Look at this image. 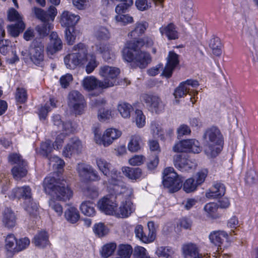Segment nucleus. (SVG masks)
<instances>
[{
  "instance_id": "nucleus-16",
  "label": "nucleus",
  "mask_w": 258,
  "mask_h": 258,
  "mask_svg": "<svg viewBox=\"0 0 258 258\" xmlns=\"http://www.w3.org/2000/svg\"><path fill=\"white\" fill-rule=\"evenodd\" d=\"M99 209L106 215H114L117 204L113 197H104L97 203Z\"/></svg>"
},
{
  "instance_id": "nucleus-19",
  "label": "nucleus",
  "mask_w": 258,
  "mask_h": 258,
  "mask_svg": "<svg viewBox=\"0 0 258 258\" xmlns=\"http://www.w3.org/2000/svg\"><path fill=\"white\" fill-rule=\"evenodd\" d=\"M179 63L178 55L173 51H170L167 57V62L163 72V75L166 78H170L173 71Z\"/></svg>"
},
{
  "instance_id": "nucleus-22",
  "label": "nucleus",
  "mask_w": 258,
  "mask_h": 258,
  "mask_svg": "<svg viewBox=\"0 0 258 258\" xmlns=\"http://www.w3.org/2000/svg\"><path fill=\"white\" fill-rule=\"evenodd\" d=\"M80 19V16L69 11L63 12L61 16V25L67 28L74 27Z\"/></svg>"
},
{
  "instance_id": "nucleus-42",
  "label": "nucleus",
  "mask_w": 258,
  "mask_h": 258,
  "mask_svg": "<svg viewBox=\"0 0 258 258\" xmlns=\"http://www.w3.org/2000/svg\"><path fill=\"white\" fill-rule=\"evenodd\" d=\"M156 253L159 256L166 258H174L175 250L168 246H160L156 250Z\"/></svg>"
},
{
  "instance_id": "nucleus-54",
  "label": "nucleus",
  "mask_w": 258,
  "mask_h": 258,
  "mask_svg": "<svg viewBox=\"0 0 258 258\" xmlns=\"http://www.w3.org/2000/svg\"><path fill=\"white\" fill-rule=\"evenodd\" d=\"M5 242V247L7 250L16 252L15 246L17 243V240L13 234L8 235L6 238Z\"/></svg>"
},
{
  "instance_id": "nucleus-64",
  "label": "nucleus",
  "mask_w": 258,
  "mask_h": 258,
  "mask_svg": "<svg viewBox=\"0 0 258 258\" xmlns=\"http://www.w3.org/2000/svg\"><path fill=\"white\" fill-rule=\"evenodd\" d=\"M208 173L207 169H203L198 171L195 175V181L199 186L201 185L205 180Z\"/></svg>"
},
{
  "instance_id": "nucleus-6",
  "label": "nucleus",
  "mask_w": 258,
  "mask_h": 258,
  "mask_svg": "<svg viewBox=\"0 0 258 258\" xmlns=\"http://www.w3.org/2000/svg\"><path fill=\"white\" fill-rule=\"evenodd\" d=\"M163 184L171 192L178 191L182 186V180L173 167H167L163 172Z\"/></svg>"
},
{
  "instance_id": "nucleus-2",
  "label": "nucleus",
  "mask_w": 258,
  "mask_h": 258,
  "mask_svg": "<svg viewBox=\"0 0 258 258\" xmlns=\"http://www.w3.org/2000/svg\"><path fill=\"white\" fill-rule=\"evenodd\" d=\"M43 187L46 194L58 201H67L73 196V191L66 181H60L53 177L48 176L44 179Z\"/></svg>"
},
{
  "instance_id": "nucleus-60",
  "label": "nucleus",
  "mask_w": 258,
  "mask_h": 258,
  "mask_svg": "<svg viewBox=\"0 0 258 258\" xmlns=\"http://www.w3.org/2000/svg\"><path fill=\"white\" fill-rule=\"evenodd\" d=\"M30 243V240L27 237H24L17 240L15 246V251H22L28 247Z\"/></svg>"
},
{
  "instance_id": "nucleus-61",
  "label": "nucleus",
  "mask_w": 258,
  "mask_h": 258,
  "mask_svg": "<svg viewBox=\"0 0 258 258\" xmlns=\"http://www.w3.org/2000/svg\"><path fill=\"white\" fill-rule=\"evenodd\" d=\"M48 159L49 160V164L51 165L54 168L61 169L64 165L63 160L57 156H52Z\"/></svg>"
},
{
  "instance_id": "nucleus-58",
  "label": "nucleus",
  "mask_w": 258,
  "mask_h": 258,
  "mask_svg": "<svg viewBox=\"0 0 258 258\" xmlns=\"http://www.w3.org/2000/svg\"><path fill=\"white\" fill-rule=\"evenodd\" d=\"M134 258H150L147 250L142 246H136L133 251Z\"/></svg>"
},
{
  "instance_id": "nucleus-41",
  "label": "nucleus",
  "mask_w": 258,
  "mask_h": 258,
  "mask_svg": "<svg viewBox=\"0 0 258 258\" xmlns=\"http://www.w3.org/2000/svg\"><path fill=\"white\" fill-rule=\"evenodd\" d=\"M88 62L86 66V72L89 74L93 72L95 69L98 66L99 62L96 60V56L94 54H88L87 55V61Z\"/></svg>"
},
{
  "instance_id": "nucleus-34",
  "label": "nucleus",
  "mask_w": 258,
  "mask_h": 258,
  "mask_svg": "<svg viewBox=\"0 0 258 258\" xmlns=\"http://www.w3.org/2000/svg\"><path fill=\"white\" fill-rule=\"evenodd\" d=\"M27 163L22 162V165H16L12 170L14 177L16 180H20L21 178L26 175L27 170L26 169Z\"/></svg>"
},
{
  "instance_id": "nucleus-49",
  "label": "nucleus",
  "mask_w": 258,
  "mask_h": 258,
  "mask_svg": "<svg viewBox=\"0 0 258 258\" xmlns=\"http://www.w3.org/2000/svg\"><path fill=\"white\" fill-rule=\"evenodd\" d=\"M15 97L17 103L20 104L25 103L28 98L27 90L24 88H17L15 92Z\"/></svg>"
},
{
  "instance_id": "nucleus-52",
  "label": "nucleus",
  "mask_w": 258,
  "mask_h": 258,
  "mask_svg": "<svg viewBox=\"0 0 258 258\" xmlns=\"http://www.w3.org/2000/svg\"><path fill=\"white\" fill-rule=\"evenodd\" d=\"M114 18L117 23L123 26L132 23L134 22L133 17L128 14L116 15Z\"/></svg>"
},
{
  "instance_id": "nucleus-39",
  "label": "nucleus",
  "mask_w": 258,
  "mask_h": 258,
  "mask_svg": "<svg viewBox=\"0 0 258 258\" xmlns=\"http://www.w3.org/2000/svg\"><path fill=\"white\" fill-rule=\"evenodd\" d=\"M117 110L122 117L126 118L130 117L133 107L128 103L120 102L117 105Z\"/></svg>"
},
{
  "instance_id": "nucleus-9",
  "label": "nucleus",
  "mask_w": 258,
  "mask_h": 258,
  "mask_svg": "<svg viewBox=\"0 0 258 258\" xmlns=\"http://www.w3.org/2000/svg\"><path fill=\"white\" fill-rule=\"evenodd\" d=\"M98 132L99 131L97 129H95L94 131L95 142L97 144L103 145L104 147H108L114 141L119 138L122 134L120 131L115 128L106 129L102 136Z\"/></svg>"
},
{
  "instance_id": "nucleus-27",
  "label": "nucleus",
  "mask_w": 258,
  "mask_h": 258,
  "mask_svg": "<svg viewBox=\"0 0 258 258\" xmlns=\"http://www.w3.org/2000/svg\"><path fill=\"white\" fill-rule=\"evenodd\" d=\"M121 171L125 176L131 180H137L142 176V170L139 168L123 167Z\"/></svg>"
},
{
  "instance_id": "nucleus-4",
  "label": "nucleus",
  "mask_w": 258,
  "mask_h": 258,
  "mask_svg": "<svg viewBox=\"0 0 258 258\" xmlns=\"http://www.w3.org/2000/svg\"><path fill=\"white\" fill-rule=\"evenodd\" d=\"M73 49L77 52L69 54L64 57V64L69 69H74L87 62V48L84 44L80 43L75 45Z\"/></svg>"
},
{
  "instance_id": "nucleus-51",
  "label": "nucleus",
  "mask_w": 258,
  "mask_h": 258,
  "mask_svg": "<svg viewBox=\"0 0 258 258\" xmlns=\"http://www.w3.org/2000/svg\"><path fill=\"white\" fill-rule=\"evenodd\" d=\"M199 185L197 184L195 178H189L186 179L183 184V189L187 193L195 191Z\"/></svg>"
},
{
  "instance_id": "nucleus-46",
  "label": "nucleus",
  "mask_w": 258,
  "mask_h": 258,
  "mask_svg": "<svg viewBox=\"0 0 258 258\" xmlns=\"http://www.w3.org/2000/svg\"><path fill=\"white\" fill-rule=\"evenodd\" d=\"M77 170L80 176L86 180L90 178V172H92V167L89 165L79 164Z\"/></svg>"
},
{
  "instance_id": "nucleus-50",
  "label": "nucleus",
  "mask_w": 258,
  "mask_h": 258,
  "mask_svg": "<svg viewBox=\"0 0 258 258\" xmlns=\"http://www.w3.org/2000/svg\"><path fill=\"white\" fill-rule=\"evenodd\" d=\"M133 251L132 247L130 245L122 244L119 247L118 254L120 256V258H130Z\"/></svg>"
},
{
  "instance_id": "nucleus-44",
  "label": "nucleus",
  "mask_w": 258,
  "mask_h": 258,
  "mask_svg": "<svg viewBox=\"0 0 258 258\" xmlns=\"http://www.w3.org/2000/svg\"><path fill=\"white\" fill-rule=\"evenodd\" d=\"M193 3L191 0L184 2L183 5L181 13L186 20L190 19L193 15Z\"/></svg>"
},
{
  "instance_id": "nucleus-25",
  "label": "nucleus",
  "mask_w": 258,
  "mask_h": 258,
  "mask_svg": "<svg viewBox=\"0 0 258 258\" xmlns=\"http://www.w3.org/2000/svg\"><path fill=\"white\" fill-rule=\"evenodd\" d=\"M102 83H103L98 80L94 76L86 77L82 81L83 87L88 91L93 90L98 88H105L104 86H102Z\"/></svg>"
},
{
  "instance_id": "nucleus-1",
  "label": "nucleus",
  "mask_w": 258,
  "mask_h": 258,
  "mask_svg": "<svg viewBox=\"0 0 258 258\" xmlns=\"http://www.w3.org/2000/svg\"><path fill=\"white\" fill-rule=\"evenodd\" d=\"M154 43V37L151 35L130 41L122 50L123 58L127 62H134L140 68L144 69L150 62L151 57L148 53L140 50V48L143 46L151 47Z\"/></svg>"
},
{
  "instance_id": "nucleus-14",
  "label": "nucleus",
  "mask_w": 258,
  "mask_h": 258,
  "mask_svg": "<svg viewBox=\"0 0 258 258\" xmlns=\"http://www.w3.org/2000/svg\"><path fill=\"white\" fill-rule=\"evenodd\" d=\"M30 60L35 65L40 66L44 61V45L41 42L33 41L30 46Z\"/></svg>"
},
{
  "instance_id": "nucleus-59",
  "label": "nucleus",
  "mask_w": 258,
  "mask_h": 258,
  "mask_svg": "<svg viewBox=\"0 0 258 258\" xmlns=\"http://www.w3.org/2000/svg\"><path fill=\"white\" fill-rule=\"evenodd\" d=\"M65 36L68 44L72 45L75 41L76 35L74 27L67 28Z\"/></svg>"
},
{
  "instance_id": "nucleus-28",
  "label": "nucleus",
  "mask_w": 258,
  "mask_h": 258,
  "mask_svg": "<svg viewBox=\"0 0 258 258\" xmlns=\"http://www.w3.org/2000/svg\"><path fill=\"white\" fill-rule=\"evenodd\" d=\"M143 146V142L141 136L135 134L131 136L128 144V150L132 152H138Z\"/></svg>"
},
{
  "instance_id": "nucleus-30",
  "label": "nucleus",
  "mask_w": 258,
  "mask_h": 258,
  "mask_svg": "<svg viewBox=\"0 0 258 258\" xmlns=\"http://www.w3.org/2000/svg\"><path fill=\"white\" fill-rule=\"evenodd\" d=\"M227 234L223 231H213L209 235L211 242L215 245L220 246L223 241L227 237Z\"/></svg>"
},
{
  "instance_id": "nucleus-55",
  "label": "nucleus",
  "mask_w": 258,
  "mask_h": 258,
  "mask_svg": "<svg viewBox=\"0 0 258 258\" xmlns=\"http://www.w3.org/2000/svg\"><path fill=\"white\" fill-rule=\"evenodd\" d=\"M53 147L51 146V142L49 140L41 145L40 154L47 158H49V154L52 151Z\"/></svg>"
},
{
  "instance_id": "nucleus-43",
  "label": "nucleus",
  "mask_w": 258,
  "mask_h": 258,
  "mask_svg": "<svg viewBox=\"0 0 258 258\" xmlns=\"http://www.w3.org/2000/svg\"><path fill=\"white\" fill-rule=\"evenodd\" d=\"M191 140H183L176 144L173 147L175 152H189Z\"/></svg>"
},
{
  "instance_id": "nucleus-7",
  "label": "nucleus",
  "mask_w": 258,
  "mask_h": 258,
  "mask_svg": "<svg viewBox=\"0 0 258 258\" xmlns=\"http://www.w3.org/2000/svg\"><path fill=\"white\" fill-rule=\"evenodd\" d=\"M199 86V83L196 80H187L184 82H181L179 85L175 89L174 92V96L176 99L183 97L187 93L191 96L190 101L192 104L195 103L193 101L192 96L195 97L198 93V92L195 90Z\"/></svg>"
},
{
  "instance_id": "nucleus-62",
  "label": "nucleus",
  "mask_w": 258,
  "mask_h": 258,
  "mask_svg": "<svg viewBox=\"0 0 258 258\" xmlns=\"http://www.w3.org/2000/svg\"><path fill=\"white\" fill-rule=\"evenodd\" d=\"M135 120L138 127H143L146 123V117L141 110L137 109L135 111Z\"/></svg>"
},
{
  "instance_id": "nucleus-48",
  "label": "nucleus",
  "mask_w": 258,
  "mask_h": 258,
  "mask_svg": "<svg viewBox=\"0 0 258 258\" xmlns=\"http://www.w3.org/2000/svg\"><path fill=\"white\" fill-rule=\"evenodd\" d=\"M121 2L115 7L116 15H120L126 12V10L133 4V0H120Z\"/></svg>"
},
{
  "instance_id": "nucleus-29",
  "label": "nucleus",
  "mask_w": 258,
  "mask_h": 258,
  "mask_svg": "<svg viewBox=\"0 0 258 258\" xmlns=\"http://www.w3.org/2000/svg\"><path fill=\"white\" fill-rule=\"evenodd\" d=\"M148 27V23L146 21H141L136 23L135 28L128 33V36L136 38L144 34Z\"/></svg>"
},
{
  "instance_id": "nucleus-57",
  "label": "nucleus",
  "mask_w": 258,
  "mask_h": 258,
  "mask_svg": "<svg viewBox=\"0 0 258 258\" xmlns=\"http://www.w3.org/2000/svg\"><path fill=\"white\" fill-rule=\"evenodd\" d=\"M93 231L99 237H103L108 233V229L102 223L95 224Z\"/></svg>"
},
{
  "instance_id": "nucleus-31",
  "label": "nucleus",
  "mask_w": 258,
  "mask_h": 258,
  "mask_svg": "<svg viewBox=\"0 0 258 258\" xmlns=\"http://www.w3.org/2000/svg\"><path fill=\"white\" fill-rule=\"evenodd\" d=\"M33 242L37 246L44 247L49 244L48 236L44 231L38 232L34 237Z\"/></svg>"
},
{
  "instance_id": "nucleus-11",
  "label": "nucleus",
  "mask_w": 258,
  "mask_h": 258,
  "mask_svg": "<svg viewBox=\"0 0 258 258\" xmlns=\"http://www.w3.org/2000/svg\"><path fill=\"white\" fill-rule=\"evenodd\" d=\"M173 162L175 167L182 172H190L197 166L194 160H191L188 156L183 154L175 155Z\"/></svg>"
},
{
  "instance_id": "nucleus-5",
  "label": "nucleus",
  "mask_w": 258,
  "mask_h": 258,
  "mask_svg": "<svg viewBox=\"0 0 258 258\" xmlns=\"http://www.w3.org/2000/svg\"><path fill=\"white\" fill-rule=\"evenodd\" d=\"M108 182L109 184V187L112 189L116 195L124 193L131 195L133 193V189L126 187L125 184L122 181V177L120 172L115 169L111 170L108 179Z\"/></svg>"
},
{
  "instance_id": "nucleus-32",
  "label": "nucleus",
  "mask_w": 258,
  "mask_h": 258,
  "mask_svg": "<svg viewBox=\"0 0 258 258\" xmlns=\"http://www.w3.org/2000/svg\"><path fill=\"white\" fill-rule=\"evenodd\" d=\"M66 220L71 223H76L80 219V214L77 208L70 207L64 212Z\"/></svg>"
},
{
  "instance_id": "nucleus-3",
  "label": "nucleus",
  "mask_w": 258,
  "mask_h": 258,
  "mask_svg": "<svg viewBox=\"0 0 258 258\" xmlns=\"http://www.w3.org/2000/svg\"><path fill=\"white\" fill-rule=\"evenodd\" d=\"M204 138L205 140L204 152L209 157H215L221 152L223 143V136L220 130L212 127L205 132Z\"/></svg>"
},
{
  "instance_id": "nucleus-37",
  "label": "nucleus",
  "mask_w": 258,
  "mask_h": 258,
  "mask_svg": "<svg viewBox=\"0 0 258 258\" xmlns=\"http://www.w3.org/2000/svg\"><path fill=\"white\" fill-rule=\"evenodd\" d=\"M80 209L82 213L87 216H93L96 214V211L93 206V203L90 201H85L83 202L80 205Z\"/></svg>"
},
{
  "instance_id": "nucleus-38",
  "label": "nucleus",
  "mask_w": 258,
  "mask_h": 258,
  "mask_svg": "<svg viewBox=\"0 0 258 258\" xmlns=\"http://www.w3.org/2000/svg\"><path fill=\"white\" fill-rule=\"evenodd\" d=\"M25 28L23 22H19L8 26V33L13 37H17Z\"/></svg>"
},
{
  "instance_id": "nucleus-15",
  "label": "nucleus",
  "mask_w": 258,
  "mask_h": 258,
  "mask_svg": "<svg viewBox=\"0 0 258 258\" xmlns=\"http://www.w3.org/2000/svg\"><path fill=\"white\" fill-rule=\"evenodd\" d=\"M181 251L184 258H207L208 254L201 253L199 246L195 243L187 242L183 244Z\"/></svg>"
},
{
  "instance_id": "nucleus-63",
  "label": "nucleus",
  "mask_w": 258,
  "mask_h": 258,
  "mask_svg": "<svg viewBox=\"0 0 258 258\" xmlns=\"http://www.w3.org/2000/svg\"><path fill=\"white\" fill-rule=\"evenodd\" d=\"M8 18L10 21H16L17 23L23 22L20 14L14 8H11L8 12Z\"/></svg>"
},
{
  "instance_id": "nucleus-45",
  "label": "nucleus",
  "mask_w": 258,
  "mask_h": 258,
  "mask_svg": "<svg viewBox=\"0 0 258 258\" xmlns=\"http://www.w3.org/2000/svg\"><path fill=\"white\" fill-rule=\"evenodd\" d=\"M218 206L214 203L207 204L204 207V210L206 213L207 216L212 219H216L218 217L217 214Z\"/></svg>"
},
{
  "instance_id": "nucleus-10",
  "label": "nucleus",
  "mask_w": 258,
  "mask_h": 258,
  "mask_svg": "<svg viewBox=\"0 0 258 258\" xmlns=\"http://www.w3.org/2000/svg\"><path fill=\"white\" fill-rule=\"evenodd\" d=\"M120 74V70L116 67L103 66L100 68L99 74L104 78V80L102 83V86L107 88L118 84L116 82V78Z\"/></svg>"
},
{
  "instance_id": "nucleus-40",
  "label": "nucleus",
  "mask_w": 258,
  "mask_h": 258,
  "mask_svg": "<svg viewBox=\"0 0 258 258\" xmlns=\"http://www.w3.org/2000/svg\"><path fill=\"white\" fill-rule=\"evenodd\" d=\"M209 46L213 53L216 56H220L222 53V44L218 37H213L210 39Z\"/></svg>"
},
{
  "instance_id": "nucleus-36",
  "label": "nucleus",
  "mask_w": 258,
  "mask_h": 258,
  "mask_svg": "<svg viewBox=\"0 0 258 258\" xmlns=\"http://www.w3.org/2000/svg\"><path fill=\"white\" fill-rule=\"evenodd\" d=\"M23 207L25 210L30 215L36 216L38 214V207L37 204L34 202L32 198L24 201Z\"/></svg>"
},
{
  "instance_id": "nucleus-53",
  "label": "nucleus",
  "mask_w": 258,
  "mask_h": 258,
  "mask_svg": "<svg viewBox=\"0 0 258 258\" xmlns=\"http://www.w3.org/2000/svg\"><path fill=\"white\" fill-rule=\"evenodd\" d=\"M95 36L100 40H107L110 37L108 30L104 27H99L95 32Z\"/></svg>"
},
{
  "instance_id": "nucleus-56",
  "label": "nucleus",
  "mask_w": 258,
  "mask_h": 258,
  "mask_svg": "<svg viewBox=\"0 0 258 258\" xmlns=\"http://www.w3.org/2000/svg\"><path fill=\"white\" fill-rule=\"evenodd\" d=\"M116 245L115 243H110L104 245L101 251L103 257L107 258L110 256L114 251Z\"/></svg>"
},
{
  "instance_id": "nucleus-8",
  "label": "nucleus",
  "mask_w": 258,
  "mask_h": 258,
  "mask_svg": "<svg viewBox=\"0 0 258 258\" xmlns=\"http://www.w3.org/2000/svg\"><path fill=\"white\" fill-rule=\"evenodd\" d=\"M148 231L145 230L142 225L138 224L136 226L134 232L136 237L145 243L153 242L156 237L157 226L153 221H149L147 224Z\"/></svg>"
},
{
  "instance_id": "nucleus-33",
  "label": "nucleus",
  "mask_w": 258,
  "mask_h": 258,
  "mask_svg": "<svg viewBox=\"0 0 258 258\" xmlns=\"http://www.w3.org/2000/svg\"><path fill=\"white\" fill-rule=\"evenodd\" d=\"M3 222L9 228L13 227L16 224V217L14 213L10 209H6L4 213Z\"/></svg>"
},
{
  "instance_id": "nucleus-13",
  "label": "nucleus",
  "mask_w": 258,
  "mask_h": 258,
  "mask_svg": "<svg viewBox=\"0 0 258 258\" xmlns=\"http://www.w3.org/2000/svg\"><path fill=\"white\" fill-rule=\"evenodd\" d=\"M69 105L73 108L76 114L82 113L86 106L83 95L77 91H73L69 95Z\"/></svg>"
},
{
  "instance_id": "nucleus-23",
  "label": "nucleus",
  "mask_w": 258,
  "mask_h": 258,
  "mask_svg": "<svg viewBox=\"0 0 258 258\" xmlns=\"http://www.w3.org/2000/svg\"><path fill=\"white\" fill-rule=\"evenodd\" d=\"M162 36H166L169 40H175L178 38V33L176 26L173 23L163 25L159 28Z\"/></svg>"
},
{
  "instance_id": "nucleus-18",
  "label": "nucleus",
  "mask_w": 258,
  "mask_h": 258,
  "mask_svg": "<svg viewBox=\"0 0 258 258\" xmlns=\"http://www.w3.org/2000/svg\"><path fill=\"white\" fill-rule=\"evenodd\" d=\"M9 196L11 199H23L24 201L27 202L28 200L32 198L31 189L29 186L26 185L17 187L12 190Z\"/></svg>"
},
{
  "instance_id": "nucleus-12",
  "label": "nucleus",
  "mask_w": 258,
  "mask_h": 258,
  "mask_svg": "<svg viewBox=\"0 0 258 258\" xmlns=\"http://www.w3.org/2000/svg\"><path fill=\"white\" fill-rule=\"evenodd\" d=\"M141 99L146 103L149 110L153 112L159 113L164 109V104L158 96L143 94L141 96Z\"/></svg>"
},
{
  "instance_id": "nucleus-20",
  "label": "nucleus",
  "mask_w": 258,
  "mask_h": 258,
  "mask_svg": "<svg viewBox=\"0 0 258 258\" xmlns=\"http://www.w3.org/2000/svg\"><path fill=\"white\" fill-rule=\"evenodd\" d=\"M49 37L50 41L47 47L46 50L48 54L53 55L62 49V42L56 32H52Z\"/></svg>"
},
{
  "instance_id": "nucleus-17",
  "label": "nucleus",
  "mask_w": 258,
  "mask_h": 258,
  "mask_svg": "<svg viewBox=\"0 0 258 258\" xmlns=\"http://www.w3.org/2000/svg\"><path fill=\"white\" fill-rule=\"evenodd\" d=\"M82 145L81 141L77 138H72L64 147L62 155L67 158H70L81 153Z\"/></svg>"
},
{
  "instance_id": "nucleus-21",
  "label": "nucleus",
  "mask_w": 258,
  "mask_h": 258,
  "mask_svg": "<svg viewBox=\"0 0 258 258\" xmlns=\"http://www.w3.org/2000/svg\"><path fill=\"white\" fill-rule=\"evenodd\" d=\"M96 52L101 54L104 60L109 62L114 59V52L111 45L107 44L100 43L96 45Z\"/></svg>"
},
{
  "instance_id": "nucleus-26",
  "label": "nucleus",
  "mask_w": 258,
  "mask_h": 258,
  "mask_svg": "<svg viewBox=\"0 0 258 258\" xmlns=\"http://www.w3.org/2000/svg\"><path fill=\"white\" fill-rule=\"evenodd\" d=\"M225 192V187L221 182L215 183L209 191L206 192V196L208 198H217L223 196Z\"/></svg>"
},
{
  "instance_id": "nucleus-47",
  "label": "nucleus",
  "mask_w": 258,
  "mask_h": 258,
  "mask_svg": "<svg viewBox=\"0 0 258 258\" xmlns=\"http://www.w3.org/2000/svg\"><path fill=\"white\" fill-rule=\"evenodd\" d=\"M164 0H152L155 3H162ZM152 0H137L135 5L137 9L141 11L148 10L151 7Z\"/></svg>"
},
{
  "instance_id": "nucleus-24",
  "label": "nucleus",
  "mask_w": 258,
  "mask_h": 258,
  "mask_svg": "<svg viewBox=\"0 0 258 258\" xmlns=\"http://www.w3.org/2000/svg\"><path fill=\"white\" fill-rule=\"evenodd\" d=\"M134 211V206L132 202L130 201L125 202L115 211L114 216L118 218H126L128 217Z\"/></svg>"
},
{
  "instance_id": "nucleus-35",
  "label": "nucleus",
  "mask_w": 258,
  "mask_h": 258,
  "mask_svg": "<svg viewBox=\"0 0 258 258\" xmlns=\"http://www.w3.org/2000/svg\"><path fill=\"white\" fill-rule=\"evenodd\" d=\"M96 163L99 170L106 176L110 174V170L111 168V165L106 160L101 158H97L96 159Z\"/></svg>"
}]
</instances>
